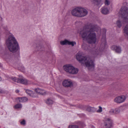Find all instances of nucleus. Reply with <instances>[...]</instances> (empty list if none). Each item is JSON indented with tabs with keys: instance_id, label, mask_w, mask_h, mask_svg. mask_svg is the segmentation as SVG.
<instances>
[{
	"instance_id": "1",
	"label": "nucleus",
	"mask_w": 128,
	"mask_h": 128,
	"mask_svg": "<svg viewBox=\"0 0 128 128\" xmlns=\"http://www.w3.org/2000/svg\"><path fill=\"white\" fill-rule=\"evenodd\" d=\"M98 28L96 25L92 24L86 25L80 33L83 40H86L89 44H95L96 39L95 31Z\"/></svg>"
},
{
	"instance_id": "2",
	"label": "nucleus",
	"mask_w": 128,
	"mask_h": 128,
	"mask_svg": "<svg viewBox=\"0 0 128 128\" xmlns=\"http://www.w3.org/2000/svg\"><path fill=\"white\" fill-rule=\"evenodd\" d=\"M7 46L10 51L13 53L16 52L19 48V45L15 38L10 36L6 42Z\"/></svg>"
},
{
	"instance_id": "3",
	"label": "nucleus",
	"mask_w": 128,
	"mask_h": 128,
	"mask_svg": "<svg viewBox=\"0 0 128 128\" xmlns=\"http://www.w3.org/2000/svg\"><path fill=\"white\" fill-rule=\"evenodd\" d=\"M101 41V43L99 48L93 52V54L95 56L100 55L102 54V51L106 46V44L105 38H102Z\"/></svg>"
},
{
	"instance_id": "4",
	"label": "nucleus",
	"mask_w": 128,
	"mask_h": 128,
	"mask_svg": "<svg viewBox=\"0 0 128 128\" xmlns=\"http://www.w3.org/2000/svg\"><path fill=\"white\" fill-rule=\"evenodd\" d=\"M64 70L66 72L71 74H77L78 71V70L74 68L70 65H66L63 66Z\"/></svg>"
},
{
	"instance_id": "5",
	"label": "nucleus",
	"mask_w": 128,
	"mask_h": 128,
	"mask_svg": "<svg viewBox=\"0 0 128 128\" xmlns=\"http://www.w3.org/2000/svg\"><path fill=\"white\" fill-rule=\"evenodd\" d=\"M120 12L124 17V23L128 22V8L126 7H122L120 10Z\"/></svg>"
},
{
	"instance_id": "6",
	"label": "nucleus",
	"mask_w": 128,
	"mask_h": 128,
	"mask_svg": "<svg viewBox=\"0 0 128 128\" xmlns=\"http://www.w3.org/2000/svg\"><path fill=\"white\" fill-rule=\"evenodd\" d=\"M84 63L90 70L92 71L94 69L95 64L94 61L91 59H88L87 58Z\"/></svg>"
},
{
	"instance_id": "7",
	"label": "nucleus",
	"mask_w": 128,
	"mask_h": 128,
	"mask_svg": "<svg viewBox=\"0 0 128 128\" xmlns=\"http://www.w3.org/2000/svg\"><path fill=\"white\" fill-rule=\"evenodd\" d=\"M113 126V122L110 118H106L104 120L103 126V128H111Z\"/></svg>"
},
{
	"instance_id": "8",
	"label": "nucleus",
	"mask_w": 128,
	"mask_h": 128,
	"mask_svg": "<svg viewBox=\"0 0 128 128\" xmlns=\"http://www.w3.org/2000/svg\"><path fill=\"white\" fill-rule=\"evenodd\" d=\"M86 57L82 56V54L80 53H78L76 56V58L77 60L82 63H84V62L86 60Z\"/></svg>"
},
{
	"instance_id": "9",
	"label": "nucleus",
	"mask_w": 128,
	"mask_h": 128,
	"mask_svg": "<svg viewBox=\"0 0 128 128\" xmlns=\"http://www.w3.org/2000/svg\"><path fill=\"white\" fill-rule=\"evenodd\" d=\"M63 86L66 88H71L73 84L71 81L69 80L66 79L62 82Z\"/></svg>"
},
{
	"instance_id": "10",
	"label": "nucleus",
	"mask_w": 128,
	"mask_h": 128,
	"mask_svg": "<svg viewBox=\"0 0 128 128\" xmlns=\"http://www.w3.org/2000/svg\"><path fill=\"white\" fill-rule=\"evenodd\" d=\"M79 11V17L84 16H86L88 13L87 10L82 7L80 8Z\"/></svg>"
},
{
	"instance_id": "11",
	"label": "nucleus",
	"mask_w": 128,
	"mask_h": 128,
	"mask_svg": "<svg viewBox=\"0 0 128 128\" xmlns=\"http://www.w3.org/2000/svg\"><path fill=\"white\" fill-rule=\"evenodd\" d=\"M126 98L124 96H121L116 97L115 98L114 101L117 103H120L124 102Z\"/></svg>"
},
{
	"instance_id": "12",
	"label": "nucleus",
	"mask_w": 128,
	"mask_h": 128,
	"mask_svg": "<svg viewBox=\"0 0 128 128\" xmlns=\"http://www.w3.org/2000/svg\"><path fill=\"white\" fill-rule=\"evenodd\" d=\"M79 8H74L71 11V14L73 16L79 17Z\"/></svg>"
},
{
	"instance_id": "13",
	"label": "nucleus",
	"mask_w": 128,
	"mask_h": 128,
	"mask_svg": "<svg viewBox=\"0 0 128 128\" xmlns=\"http://www.w3.org/2000/svg\"><path fill=\"white\" fill-rule=\"evenodd\" d=\"M111 49L112 50L115 51L117 53H120L121 52V48L119 46H113L111 47Z\"/></svg>"
},
{
	"instance_id": "14",
	"label": "nucleus",
	"mask_w": 128,
	"mask_h": 128,
	"mask_svg": "<svg viewBox=\"0 0 128 128\" xmlns=\"http://www.w3.org/2000/svg\"><path fill=\"white\" fill-rule=\"evenodd\" d=\"M19 83L24 84H30L31 82L26 79L20 78Z\"/></svg>"
},
{
	"instance_id": "15",
	"label": "nucleus",
	"mask_w": 128,
	"mask_h": 128,
	"mask_svg": "<svg viewBox=\"0 0 128 128\" xmlns=\"http://www.w3.org/2000/svg\"><path fill=\"white\" fill-rule=\"evenodd\" d=\"M86 110L89 112H94L96 111V109L94 107L87 106L86 107Z\"/></svg>"
},
{
	"instance_id": "16",
	"label": "nucleus",
	"mask_w": 128,
	"mask_h": 128,
	"mask_svg": "<svg viewBox=\"0 0 128 128\" xmlns=\"http://www.w3.org/2000/svg\"><path fill=\"white\" fill-rule=\"evenodd\" d=\"M44 47L40 43H38L36 44V50L38 51H41L43 50Z\"/></svg>"
},
{
	"instance_id": "17",
	"label": "nucleus",
	"mask_w": 128,
	"mask_h": 128,
	"mask_svg": "<svg viewBox=\"0 0 128 128\" xmlns=\"http://www.w3.org/2000/svg\"><path fill=\"white\" fill-rule=\"evenodd\" d=\"M101 10L102 13L104 14H106L109 13V10L107 8L103 7L102 8Z\"/></svg>"
},
{
	"instance_id": "18",
	"label": "nucleus",
	"mask_w": 128,
	"mask_h": 128,
	"mask_svg": "<svg viewBox=\"0 0 128 128\" xmlns=\"http://www.w3.org/2000/svg\"><path fill=\"white\" fill-rule=\"evenodd\" d=\"M35 90L37 93L42 95H44V91L43 90L37 88L35 89Z\"/></svg>"
},
{
	"instance_id": "19",
	"label": "nucleus",
	"mask_w": 128,
	"mask_h": 128,
	"mask_svg": "<svg viewBox=\"0 0 128 128\" xmlns=\"http://www.w3.org/2000/svg\"><path fill=\"white\" fill-rule=\"evenodd\" d=\"M19 100V101L20 102H26L27 100V98L25 97L22 98H18Z\"/></svg>"
},
{
	"instance_id": "20",
	"label": "nucleus",
	"mask_w": 128,
	"mask_h": 128,
	"mask_svg": "<svg viewBox=\"0 0 128 128\" xmlns=\"http://www.w3.org/2000/svg\"><path fill=\"white\" fill-rule=\"evenodd\" d=\"M11 79L14 82L17 83H19L20 78H17L14 77L11 78Z\"/></svg>"
},
{
	"instance_id": "21",
	"label": "nucleus",
	"mask_w": 128,
	"mask_h": 128,
	"mask_svg": "<svg viewBox=\"0 0 128 128\" xmlns=\"http://www.w3.org/2000/svg\"><path fill=\"white\" fill-rule=\"evenodd\" d=\"M124 30V32L127 35L128 38V24L126 25Z\"/></svg>"
},
{
	"instance_id": "22",
	"label": "nucleus",
	"mask_w": 128,
	"mask_h": 128,
	"mask_svg": "<svg viewBox=\"0 0 128 128\" xmlns=\"http://www.w3.org/2000/svg\"><path fill=\"white\" fill-rule=\"evenodd\" d=\"M68 40H64L61 41L60 42V44L62 45H66L68 44Z\"/></svg>"
},
{
	"instance_id": "23",
	"label": "nucleus",
	"mask_w": 128,
	"mask_h": 128,
	"mask_svg": "<svg viewBox=\"0 0 128 128\" xmlns=\"http://www.w3.org/2000/svg\"><path fill=\"white\" fill-rule=\"evenodd\" d=\"M46 102L48 104H52L53 103V101L50 98H48L46 101Z\"/></svg>"
},
{
	"instance_id": "24",
	"label": "nucleus",
	"mask_w": 128,
	"mask_h": 128,
	"mask_svg": "<svg viewBox=\"0 0 128 128\" xmlns=\"http://www.w3.org/2000/svg\"><path fill=\"white\" fill-rule=\"evenodd\" d=\"M82 48L84 50H87L88 49V46L85 44H84L82 46Z\"/></svg>"
},
{
	"instance_id": "25",
	"label": "nucleus",
	"mask_w": 128,
	"mask_h": 128,
	"mask_svg": "<svg viewBox=\"0 0 128 128\" xmlns=\"http://www.w3.org/2000/svg\"><path fill=\"white\" fill-rule=\"evenodd\" d=\"M101 0H94L93 2L95 4L97 5L100 4Z\"/></svg>"
},
{
	"instance_id": "26",
	"label": "nucleus",
	"mask_w": 128,
	"mask_h": 128,
	"mask_svg": "<svg viewBox=\"0 0 128 128\" xmlns=\"http://www.w3.org/2000/svg\"><path fill=\"white\" fill-rule=\"evenodd\" d=\"M76 44V43L75 42H70L68 41V44L71 45L72 46H73L74 44Z\"/></svg>"
},
{
	"instance_id": "27",
	"label": "nucleus",
	"mask_w": 128,
	"mask_h": 128,
	"mask_svg": "<svg viewBox=\"0 0 128 128\" xmlns=\"http://www.w3.org/2000/svg\"><path fill=\"white\" fill-rule=\"evenodd\" d=\"M30 96L33 98H36L37 96V93L32 91V93Z\"/></svg>"
},
{
	"instance_id": "28",
	"label": "nucleus",
	"mask_w": 128,
	"mask_h": 128,
	"mask_svg": "<svg viewBox=\"0 0 128 128\" xmlns=\"http://www.w3.org/2000/svg\"><path fill=\"white\" fill-rule=\"evenodd\" d=\"M26 93L30 96L32 93V91L30 90H26Z\"/></svg>"
},
{
	"instance_id": "29",
	"label": "nucleus",
	"mask_w": 128,
	"mask_h": 128,
	"mask_svg": "<svg viewBox=\"0 0 128 128\" xmlns=\"http://www.w3.org/2000/svg\"><path fill=\"white\" fill-rule=\"evenodd\" d=\"M116 24L118 26L119 28L121 27L122 26L120 20H118L117 21Z\"/></svg>"
},
{
	"instance_id": "30",
	"label": "nucleus",
	"mask_w": 128,
	"mask_h": 128,
	"mask_svg": "<svg viewBox=\"0 0 128 128\" xmlns=\"http://www.w3.org/2000/svg\"><path fill=\"white\" fill-rule=\"evenodd\" d=\"M68 128H78V126L77 125H75L69 126Z\"/></svg>"
},
{
	"instance_id": "31",
	"label": "nucleus",
	"mask_w": 128,
	"mask_h": 128,
	"mask_svg": "<svg viewBox=\"0 0 128 128\" xmlns=\"http://www.w3.org/2000/svg\"><path fill=\"white\" fill-rule=\"evenodd\" d=\"M14 108H20L22 107V105L21 104H18L14 106Z\"/></svg>"
},
{
	"instance_id": "32",
	"label": "nucleus",
	"mask_w": 128,
	"mask_h": 128,
	"mask_svg": "<svg viewBox=\"0 0 128 128\" xmlns=\"http://www.w3.org/2000/svg\"><path fill=\"white\" fill-rule=\"evenodd\" d=\"M114 110V114H118L120 112V110L119 108L116 109Z\"/></svg>"
},
{
	"instance_id": "33",
	"label": "nucleus",
	"mask_w": 128,
	"mask_h": 128,
	"mask_svg": "<svg viewBox=\"0 0 128 128\" xmlns=\"http://www.w3.org/2000/svg\"><path fill=\"white\" fill-rule=\"evenodd\" d=\"M20 124L23 126H24L26 124V121L24 120H23L20 122Z\"/></svg>"
},
{
	"instance_id": "34",
	"label": "nucleus",
	"mask_w": 128,
	"mask_h": 128,
	"mask_svg": "<svg viewBox=\"0 0 128 128\" xmlns=\"http://www.w3.org/2000/svg\"><path fill=\"white\" fill-rule=\"evenodd\" d=\"M110 2L108 0H105L104 2V4L106 5H108L110 4Z\"/></svg>"
},
{
	"instance_id": "35",
	"label": "nucleus",
	"mask_w": 128,
	"mask_h": 128,
	"mask_svg": "<svg viewBox=\"0 0 128 128\" xmlns=\"http://www.w3.org/2000/svg\"><path fill=\"white\" fill-rule=\"evenodd\" d=\"M99 109L97 110V112H102V108L100 106H99Z\"/></svg>"
},
{
	"instance_id": "36",
	"label": "nucleus",
	"mask_w": 128,
	"mask_h": 128,
	"mask_svg": "<svg viewBox=\"0 0 128 128\" xmlns=\"http://www.w3.org/2000/svg\"><path fill=\"white\" fill-rule=\"evenodd\" d=\"M114 110H111L110 111V113L111 114H114Z\"/></svg>"
},
{
	"instance_id": "37",
	"label": "nucleus",
	"mask_w": 128,
	"mask_h": 128,
	"mask_svg": "<svg viewBox=\"0 0 128 128\" xmlns=\"http://www.w3.org/2000/svg\"><path fill=\"white\" fill-rule=\"evenodd\" d=\"M4 29L6 31H8V29L6 26L4 27Z\"/></svg>"
},
{
	"instance_id": "38",
	"label": "nucleus",
	"mask_w": 128,
	"mask_h": 128,
	"mask_svg": "<svg viewBox=\"0 0 128 128\" xmlns=\"http://www.w3.org/2000/svg\"><path fill=\"white\" fill-rule=\"evenodd\" d=\"M4 92V91L0 89V94Z\"/></svg>"
},
{
	"instance_id": "39",
	"label": "nucleus",
	"mask_w": 128,
	"mask_h": 128,
	"mask_svg": "<svg viewBox=\"0 0 128 128\" xmlns=\"http://www.w3.org/2000/svg\"><path fill=\"white\" fill-rule=\"evenodd\" d=\"M16 93H18L19 92V90H16Z\"/></svg>"
},
{
	"instance_id": "40",
	"label": "nucleus",
	"mask_w": 128,
	"mask_h": 128,
	"mask_svg": "<svg viewBox=\"0 0 128 128\" xmlns=\"http://www.w3.org/2000/svg\"><path fill=\"white\" fill-rule=\"evenodd\" d=\"M2 80L0 76V81H1Z\"/></svg>"
}]
</instances>
